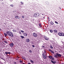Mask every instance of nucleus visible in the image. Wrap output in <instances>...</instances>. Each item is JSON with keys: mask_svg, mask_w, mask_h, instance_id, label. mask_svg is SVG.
<instances>
[{"mask_svg": "<svg viewBox=\"0 0 64 64\" xmlns=\"http://www.w3.org/2000/svg\"><path fill=\"white\" fill-rule=\"evenodd\" d=\"M30 41V40L29 39H26V42H29Z\"/></svg>", "mask_w": 64, "mask_h": 64, "instance_id": "12", "label": "nucleus"}, {"mask_svg": "<svg viewBox=\"0 0 64 64\" xmlns=\"http://www.w3.org/2000/svg\"><path fill=\"white\" fill-rule=\"evenodd\" d=\"M10 0V1H12V0Z\"/></svg>", "mask_w": 64, "mask_h": 64, "instance_id": "51", "label": "nucleus"}, {"mask_svg": "<svg viewBox=\"0 0 64 64\" xmlns=\"http://www.w3.org/2000/svg\"><path fill=\"white\" fill-rule=\"evenodd\" d=\"M50 24H52V25H53L54 24V23L52 22H50Z\"/></svg>", "mask_w": 64, "mask_h": 64, "instance_id": "21", "label": "nucleus"}, {"mask_svg": "<svg viewBox=\"0 0 64 64\" xmlns=\"http://www.w3.org/2000/svg\"><path fill=\"white\" fill-rule=\"evenodd\" d=\"M11 32L10 31H8L6 32V33L7 35H8V36H9L11 34Z\"/></svg>", "mask_w": 64, "mask_h": 64, "instance_id": "3", "label": "nucleus"}, {"mask_svg": "<svg viewBox=\"0 0 64 64\" xmlns=\"http://www.w3.org/2000/svg\"><path fill=\"white\" fill-rule=\"evenodd\" d=\"M55 23H56V24H58V22H57L56 21H55Z\"/></svg>", "mask_w": 64, "mask_h": 64, "instance_id": "32", "label": "nucleus"}, {"mask_svg": "<svg viewBox=\"0 0 64 64\" xmlns=\"http://www.w3.org/2000/svg\"><path fill=\"white\" fill-rule=\"evenodd\" d=\"M58 34L60 36H64V33H63L62 32L61 33L60 32H59L58 33Z\"/></svg>", "mask_w": 64, "mask_h": 64, "instance_id": "2", "label": "nucleus"}, {"mask_svg": "<svg viewBox=\"0 0 64 64\" xmlns=\"http://www.w3.org/2000/svg\"><path fill=\"white\" fill-rule=\"evenodd\" d=\"M51 60H54V58H52H52L51 59Z\"/></svg>", "mask_w": 64, "mask_h": 64, "instance_id": "24", "label": "nucleus"}, {"mask_svg": "<svg viewBox=\"0 0 64 64\" xmlns=\"http://www.w3.org/2000/svg\"><path fill=\"white\" fill-rule=\"evenodd\" d=\"M44 38L46 40H49V39L47 38L46 36L44 37Z\"/></svg>", "mask_w": 64, "mask_h": 64, "instance_id": "13", "label": "nucleus"}, {"mask_svg": "<svg viewBox=\"0 0 64 64\" xmlns=\"http://www.w3.org/2000/svg\"><path fill=\"white\" fill-rule=\"evenodd\" d=\"M14 64H16V62H14Z\"/></svg>", "mask_w": 64, "mask_h": 64, "instance_id": "41", "label": "nucleus"}, {"mask_svg": "<svg viewBox=\"0 0 64 64\" xmlns=\"http://www.w3.org/2000/svg\"><path fill=\"white\" fill-rule=\"evenodd\" d=\"M9 45L10 46V47H13L14 45V44H13V42H12V43L10 44H9Z\"/></svg>", "mask_w": 64, "mask_h": 64, "instance_id": "5", "label": "nucleus"}, {"mask_svg": "<svg viewBox=\"0 0 64 64\" xmlns=\"http://www.w3.org/2000/svg\"><path fill=\"white\" fill-rule=\"evenodd\" d=\"M51 62H52V63H53L54 64H55V63H56V62L55 61H53L52 60H51Z\"/></svg>", "mask_w": 64, "mask_h": 64, "instance_id": "7", "label": "nucleus"}, {"mask_svg": "<svg viewBox=\"0 0 64 64\" xmlns=\"http://www.w3.org/2000/svg\"><path fill=\"white\" fill-rule=\"evenodd\" d=\"M42 15H44V14H42Z\"/></svg>", "mask_w": 64, "mask_h": 64, "instance_id": "47", "label": "nucleus"}, {"mask_svg": "<svg viewBox=\"0 0 64 64\" xmlns=\"http://www.w3.org/2000/svg\"><path fill=\"white\" fill-rule=\"evenodd\" d=\"M21 3V4L22 5L23 4V2H20Z\"/></svg>", "mask_w": 64, "mask_h": 64, "instance_id": "34", "label": "nucleus"}, {"mask_svg": "<svg viewBox=\"0 0 64 64\" xmlns=\"http://www.w3.org/2000/svg\"><path fill=\"white\" fill-rule=\"evenodd\" d=\"M33 35L34 37H36L37 36V34L36 33H34L33 34Z\"/></svg>", "mask_w": 64, "mask_h": 64, "instance_id": "8", "label": "nucleus"}, {"mask_svg": "<svg viewBox=\"0 0 64 64\" xmlns=\"http://www.w3.org/2000/svg\"><path fill=\"white\" fill-rule=\"evenodd\" d=\"M48 51H50V52H51L52 50H49Z\"/></svg>", "mask_w": 64, "mask_h": 64, "instance_id": "37", "label": "nucleus"}, {"mask_svg": "<svg viewBox=\"0 0 64 64\" xmlns=\"http://www.w3.org/2000/svg\"><path fill=\"white\" fill-rule=\"evenodd\" d=\"M48 19H49V17H48L47 18Z\"/></svg>", "mask_w": 64, "mask_h": 64, "instance_id": "45", "label": "nucleus"}, {"mask_svg": "<svg viewBox=\"0 0 64 64\" xmlns=\"http://www.w3.org/2000/svg\"><path fill=\"white\" fill-rule=\"evenodd\" d=\"M9 36H10V37H13L14 36L13 35V32H11Z\"/></svg>", "mask_w": 64, "mask_h": 64, "instance_id": "4", "label": "nucleus"}, {"mask_svg": "<svg viewBox=\"0 0 64 64\" xmlns=\"http://www.w3.org/2000/svg\"><path fill=\"white\" fill-rule=\"evenodd\" d=\"M48 58H50V59H51V58H52V56H48Z\"/></svg>", "mask_w": 64, "mask_h": 64, "instance_id": "17", "label": "nucleus"}, {"mask_svg": "<svg viewBox=\"0 0 64 64\" xmlns=\"http://www.w3.org/2000/svg\"><path fill=\"white\" fill-rule=\"evenodd\" d=\"M42 48H45V46H42Z\"/></svg>", "mask_w": 64, "mask_h": 64, "instance_id": "31", "label": "nucleus"}, {"mask_svg": "<svg viewBox=\"0 0 64 64\" xmlns=\"http://www.w3.org/2000/svg\"><path fill=\"white\" fill-rule=\"evenodd\" d=\"M28 64H31V63H28Z\"/></svg>", "mask_w": 64, "mask_h": 64, "instance_id": "46", "label": "nucleus"}, {"mask_svg": "<svg viewBox=\"0 0 64 64\" xmlns=\"http://www.w3.org/2000/svg\"><path fill=\"white\" fill-rule=\"evenodd\" d=\"M50 32L51 33H52L53 32V30L52 29H50Z\"/></svg>", "mask_w": 64, "mask_h": 64, "instance_id": "19", "label": "nucleus"}, {"mask_svg": "<svg viewBox=\"0 0 64 64\" xmlns=\"http://www.w3.org/2000/svg\"><path fill=\"white\" fill-rule=\"evenodd\" d=\"M56 55L58 57H60L61 56V54H59L57 53H56Z\"/></svg>", "mask_w": 64, "mask_h": 64, "instance_id": "6", "label": "nucleus"}, {"mask_svg": "<svg viewBox=\"0 0 64 64\" xmlns=\"http://www.w3.org/2000/svg\"><path fill=\"white\" fill-rule=\"evenodd\" d=\"M20 36L21 38H22V39H23V38H24V36Z\"/></svg>", "mask_w": 64, "mask_h": 64, "instance_id": "18", "label": "nucleus"}, {"mask_svg": "<svg viewBox=\"0 0 64 64\" xmlns=\"http://www.w3.org/2000/svg\"><path fill=\"white\" fill-rule=\"evenodd\" d=\"M44 52L42 54V56H46V51H45V50H44Z\"/></svg>", "mask_w": 64, "mask_h": 64, "instance_id": "9", "label": "nucleus"}, {"mask_svg": "<svg viewBox=\"0 0 64 64\" xmlns=\"http://www.w3.org/2000/svg\"><path fill=\"white\" fill-rule=\"evenodd\" d=\"M32 46L33 47H35V46H34V45H32Z\"/></svg>", "mask_w": 64, "mask_h": 64, "instance_id": "40", "label": "nucleus"}, {"mask_svg": "<svg viewBox=\"0 0 64 64\" xmlns=\"http://www.w3.org/2000/svg\"><path fill=\"white\" fill-rule=\"evenodd\" d=\"M12 31H13V32H16V30H12Z\"/></svg>", "mask_w": 64, "mask_h": 64, "instance_id": "28", "label": "nucleus"}, {"mask_svg": "<svg viewBox=\"0 0 64 64\" xmlns=\"http://www.w3.org/2000/svg\"><path fill=\"white\" fill-rule=\"evenodd\" d=\"M51 52L52 53H53V54H54V52L53 51H52H52H51Z\"/></svg>", "mask_w": 64, "mask_h": 64, "instance_id": "30", "label": "nucleus"}, {"mask_svg": "<svg viewBox=\"0 0 64 64\" xmlns=\"http://www.w3.org/2000/svg\"><path fill=\"white\" fill-rule=\"evenodd\" d=\"M39 26L40 27H41L42 26H41V23H40L39 24Z\"/></svg>", "mask_w": 64, "mask_h": 64, "instance_id": "23", "label": "nucleus"}, {"mask_svg": "<svg viewBox=\"0 0 64 64\" xmlns=\"http://www.w3.org/2000/svg\"><path fill=\"white\" fill-rule=\"evenodd\" d=\"M19 33H20V34H21V32H19Z\"/></svg>", "mask_w": 64, "mask_h": 64, "instance_id": "43", "label": "nucleus"}, {"mask_svg": "<svg viewBox=\"0 0 64 64\" xmlns=\"http://www.w3.org/2000/svg\"><path fill=\"white\" fill-rule=\"evenodd\" d=\"M45 18V17H43V18Z\"/></svg>", "mask_w": 64, "mask_h": 64, "instance_id": "48", "label": "nucleus"}, {"mask_svg": "<svg viewBox=\"0 0 64 64\" xmlns=\"http://www.w3.org/2000/svg\"><path fill=\"white\" fill-rule=\"evenodd\" d=\"M20 31L21 32H22V33H24V31L23 30H21Z\"/></svg>", "mask_w": 64, "mask_h": 64, "instance_id": "29", "label": "nucleus"}, {"mask_svg": "<svg viewBox=\"0 0 64 64\" xmlns=\"http://www.w3.org/2000/svg\"><path fill=\"white\" fill-rule=\"evenodd\" d=\"M60 9H61V8H60Z\"/></svg>", "mask_w": 64, "mask_h": 64, "instance_id": "50", "label": "nucleus"}, {"mask_svg": "<svg viewBox=\"0 0 64 64\" xmlns=\"http://www.w3.org/2000/svg\"><path fill=\"white\" fill-rule=\"evenodd\" d=\"M15 17L16 19H19L20 18L18 16H16Z\"/></svg>", "mask_w": 64, "mask_h": 64, "instance_id": "16", "label": "nucleus"}, {"mask_svg": "<svg viewBox=\"0 0 64 64\" xmlns=\"http://www.w3.org/2000/svg\"><path fill=\"white\" fill-rule=\"evenodd\" d=\"M0 1H3V0H0Z\"/></svg>", "mask_w": 64, "mask_h": 64, "instance_id": "44", "label": "nucleus"}, {"mask_svg": "<svg viewBox=\"0 0 64 64\" xmlns=\"http://www.w3.org/2000/svg\"><path fill=\"white\" fill-rule=\"evenodd\" d=\"M5 54H8V52H5Z\"/></svg>", "mask_w": 64, "mask_h": 64, "instance_id": "36", "label": "nucleus"}, {"mask_svg": "<svg viewBox=\"0 0 64 64\" xmlns=\"http://www.w3.org/2000/svg\"><path fill=\"white\" fill-rule=\"evenodd\" d=\"M22 34L24 35V36H26V37L27 36V34L26 33H24Z\"/></svg>", "mask_w": 64, "mask_h": 64, "instance_id": "10", "label": "nucleus"}, {"mask_svg": "<svg viewBox=\"0 0 64 64\" xmlns=\"http://www.w3.org/2000/svg\"><path fill=\"white\" fill-rule=\"evenodd\" d=\"M4 43H6V44H7V43H8L7 41H6V40L4 41Z\"/></svg>", "mask_w": 64, "mask_h": 64, "instance_id": "20", "label": "nucleus"}, {"mask_svg": "<svg viewBox=\"0 0 64 64\" xmlns=\"http://www.w3.org/2000/svg\"><path fill=\"white\" fill-rule=\"evenodd\" d=\"M39 14L38 13H36L34 14L33 16L34 17H38L39 16Z\"/></svg>", "mask_w": 64, "mask_h": 64, "instance_id": "1", "label": "nucleus"}, {"mask_svg": "<svg viewBox=\"0 0 64 64\" xmlns=\"http://www.w3.org/2000/svg\"><path fill=\"white\" fill-rule=\"evenodd\" d=\"M29 52H30V53H32V51L30 50H29Z\"/></svg>", "mask_w": 64, "mask_h": 64, "instance_id": "33", "label": "nucleus"}, {"mask_svg": "<svg viewBox=\"0 0 64 64\" xmlns=\"http://www.w3.org/2000/svg\"><path fill=\"white\" fill-rule=\"evenodd\" d=\"M43 58H44V59H46L47 58V57H46V55L43 56Z\"/></svg>", "mask_w": 64, "mask_h": 64, "instance_id": "11", "label": "nucleus"}, {"mask_svg": "<svg viewBox=\"0 0 64 64\" xmlns=\"http://www.w3.org/2000/svg\"><path fill=\"white\" fill-rule=\"evenodd\" d=\"M10 6H11V7H13V6H13V4H11L10 5Z\"/></svg>", "mask_w": 64, "mask_h": 64, "instance_id": "35", "label": "nucleus"}, {"mask_svg": "<svg viewBox=\"0 0 64 64\" xmlns=\"http://www.w3.org/2000/svg\"><path fill=\"white\" fill-rule=\"evenodd\" d=\"M20 63H22V62H22L21 60H20Z\"/></svg>", "mask_w": 64, "mask_h": 64, "instance_id": "38", "label": "nucleus"}, {"mask_svg": "<svg viewBox=\"0 0 64 64\" xmlns=\"http://www.w3.org/2000/svg\"><path fill=\"white\" fill-rule=\"evenodd\" d=\"M22 18H24V16H22Z\"/></svg>", "mask_w": 64, "mask_h": 64, "instance_id": "39", "label": "nucleus"}, {"mask_svg": "<svg viewBox=\"0 0 64 64\" xmlns=\"http://www.w3.org/2000/svg\"><path fill=\"white\" fill-rule=\"evenodd\" d=\"M4 36H5V37H6V36H7V34L6 33H4Z\"/></svg>", "mask_w": 64, "mask_h": 64, "instance_id": "22", "label": "nucleus"}, {"mask_svg": "<svg viewBox=\"0 0 64 64\" xmlns=\"http://www.w3.org/2000/svg\"><path fill=\"white\" fill-rule=\"evenodd\" d=\"M10 53H10V52H8V54H10Z\"/></svg>", "mask_w": 64, "mask_h": 64, "instance_id": "42", "label": "nucleus"}, {"mask_svg": "<svg viewBox=\"0 0 64 64\" xmlns=\"http://www.w3.org/2000/svg\"><path fill=\"white\" fill-rule=\"evenodd\" d=\"M0 31H1V28H0Z\"/></svg>", "mask_w": 64, "mask_h": 64, "instance_id": "49", "label": "nucleus"}, {"mask_svg": "<svg viewBox=\"0 0 64 64\" xmlns=\"http://www.w3.org/2000/svg\"><path fill=\"white\" fill-rule=\"evenodd\" d=\"M54 57H55L56 58H58V56H57V55L56 54H54Z\"/></svg>", "mask_w": 64, "mask_h": 64, "instance_id": "14", "label": "nucleus"}, {"mask_svg": "<svg viewBox=\"0 0 64 64\" xmlns=\"http://www.w3.org/2000/svg\"><path fill=\"white\" fill-rule=\"evenodd\" d=\"M30 61L31 63H34V62H33V61L31 60H30Z\"/></svg>", "mask_w": 64, "mask_h": 64, "instance_id": "25", "label": "nucleus"}, {"mask_svg": "<svg viewBox=\"0 0 64 64\" xmlns=\"http://www.w3.org/2000/svg\"><path fill=\"white\" fill-rule=\"evenodd\" d=\"M50 47L52 49L53 48V46H52V45H50Z\"/></svg>", "mask_w": 64, "mask_h": 64, "instance_id": "27", "label": "nucleus"}, {"mask_svg": "<svg viewBox=\"0 0 64 64\" xmlns=\"http://www.w3.org/2000/svg\"><path fill=\"white\" fill-rule=\"evenodd\" d=\"M54 33H57V30H54Z\"/></svg>", "mask_w": 64, "mask_h": 64, "instance_id": "15", "label": "nucleus"}, {"mask_svg": "<svg viewBox=\"0 0 64 64\" xmlns=\"http://www.w3.org/2000/svg\"><path fill=\"white\" fill-rule=\"evenodd\" d=\"M46 3L47 4H49V2H46Z\"/></svg>", "mask_w": 64, "mask_h": 64, "instance_id": "26", "label": "nucleus"}]
</instances>
